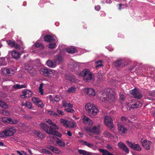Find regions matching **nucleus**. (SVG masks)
I'll use <instances>...</instances> for the list:
<instances>
[{
    "label": "nucleus",
    "instance_id": "f257e3e1",
    "mask_svg": "<svg viewBox=\"0 0 155 155\" xmlns=\"http://www.w3.org/2000/svg\"><path fill=\"white\" fill-rule=\"evenodd\" d=\"M107 92H103L100 96V99L102 101H108L111 104H113L117 98L116 93L112 90L108 89Z\"/></svg>",
    "mask_w": 155,
    "mask_h": 155
},
{
    "label": "nucleus",
    "instance_id": "f03ea898",
    "mask_svg": "<svg viewBox=\"0 0 155 155\" xmlns=\"http://www.w3.org/2000/svg\"><path fill=\"white\" fill-rule=\"evenodd\" d=\"M77 74L79 76L83 77L84 80L85 82H93L94 80V75L88 69H85L82 72L78 71Z\"/></svg>",
    "mask_w": 155,
    "mask_h": 155
},
{
    "label": "nucleus",
    "instance_id": "7ed1b4c3",
    "mask_svg": "<svg viewBox=\"0 0 155 155\" xmlns=\"http://www.w3.org/2000/svg\"><path fill=\"white\" fill-rule=\"evenodd\" d=\"M40 74L50 78L54 77L58 78L57 77L58 74V72L55 70L48 68L46 67H43L41 68L40 70Z\"/></svg>",
    "mask_w": 155,
    "mask_h": 155
},
{
    "label": "nucleus",
    "instance_id": "20e7f679",
    "mask_svg": "<svg viewBox=\"0 0 155 155\" xmlns=\"http://www.w3.org/2000/svg\"><path fill=\"white\" fill-rule=\"evenodd\" d=\"M88 115L91 117L95 116L98 112L97 108L94 105L90 103L87 104L85 106Z\"/></svg>",
    "mask_w": 155,
    "mask_h": 155
},
{
    "label": "nucleus",
    "instance_id": "39448f33",
    "mask_svg": "<svg viewBox=\"0 0 155 155\" xmlns=\"http://www.w3.org/2000/svg\"><path fill=\"white\" fill-rule=\"evenodd\" d=\"M33 50L32 52L39 53L44 48V46L41 43L36 41L35 43L32 46Z\"/></svg>",
    "mask_w": 155,
    "mask_h": 155
},
{
    "label": "nucleus",
    "instance_id": "423d86ee",
    "mask_svg": "<svg viewBox=\"0 0 155 155\" xmlns=\"http://www.w3.org/2000/svg\"><path fill=\"white\" fill-rule=\"evenodd\" d=\"M127 105L129 107L134 109L141 107L142 106V104L140 101L133 100H131Z\"/></svg>",
    "mask_w": 155,
    "mask_h": 155
},
{
    "label": "nucleus",
    "instance_id": "0eeeda50",
    "mask_svg": "<svg viewBox=\"0 0 155 155\" xmlns=\"http://www.w3.org/2000/svg\"><path fill=\"white\" fill-rule=\"evenodd\" d=\"M80 63H78L73 60H71L69 65V68L73 71H77L78 70Z\"/></svg>",
    "mask_w": 155,
    "mask_h": 155
},
{
    "label": "nucleus",
    "instance_id": "6e6552de",
    "mask_svg": "<svg viewBox=\"0 0 155 155\" xmlns=\"http://www.w3.org/2000/svg\"><path fill=\"white\" fill-rule=\"evenodd\" d=\"M126 143L128 146L132 149L137 151H140L141 150V148L139 144L132 142L127 141Z\"/></svg>",
    "mask_w": 155,
    "mask_h": 155
},
{
    "label": "nucleus",
    "instance_id": "1a4fd4ad",
    "mask_svg": "<svg viewBox=\"0 0 155 155\" xmlns=\"http://www.w3.org/2000/svg\"><path fill=\"white\" fill-rule=\"evenodd\" d=\"M45 132L48 134L57 136L59 137H61L62 136V134H61L58 133L51 127L48 126Z\"/></svg>",
    "mask_w": 155,
    "mask_h": 155
},
{
    "label": "nucleus",
    "instance_id": "9d476101",
    "mask_svg": "<svg viewBox=\"0 0 155 155\" xmlns=\"http://www.w3.org/2000/svg\"><path fill=\"white\" fill-rule=\"evenodd\" d=\"M8 45L11 47H14L17 49H20V47L13 39H8L6 41Z\"/></svg>",
    "mask_w": 155,
    "mask_h": 155
},
{
    "label": "nucleus",
    "instance_id": "9b49d317",
    "mask_svg": "<svg viewBox=\"0 0 155 155\" xmlns=\"http://www.w3.org/2000/svg\"><path fill=\"white\" fill-rule=\"evenodd\" d=\"M84 128L85 130L88 132L97 134H98L100 133L99 126H95L92 128L85 127Z\"/></svg>",
    "mask_w": 155,
    "mask_h": 155
},
{
    "label": "nucleus",
    "instance_id": "f8f14e48",
    "mask_svg": "<svg viewBox=\"0 0 155 155\" xmlns=\"http://www.w3.org/2000/svg\"><path fill=\"white\" fill-rule=\"evenodd\" d=\"M128 64V62L124 59L117 60L115 63V65L117 67H118L121 65V67L123 68Z\"/></svg>",
    "mask_w": 155,
    "mask_h": 155
},
{
    "label": "nucleus",
    "instance_id": "ddd939ff",
    "mask_svg": "<svg viewBox=\"0 0 155 155\" xmlns=\"http://www.w3.org/2000/svg\"><path fill=\"white\" fill-rule=\"evenodd\" d=\"M104 123L109 128H112L113 127L112 120L110 117L106 116L104 118Z\"/></svg>",
    "mask_w": 155,
    "mask_h": 155
},
{
    "label": "nucleus",
    "instance_id": "4468645a",
    "mask_svg": "<svg viewBox=\"0 0 155 155\" xmlns=\"http://www.w3.org/2000/svg\"><path fill=\"white\" fill-rule=\"evenodd\" d=\"M130 93L135 98L140 99L142 97V95L139 93L138 90L136 89L130 91Z\"/></svg>",
    "mask_w": 155,
    "mask_h": 155
},
{
    "label": "nucleus",
    "instance_id": "2eb2a0df",
    "mask_svg": "<svg viewBox=\"0 0 155 155\" xmlns=\"http://www.w3.org/2000/svg\"><path fill=\"white\" fill-rule=\"evenodd\" d=\"M82 121L83 123L86 126H92L93 122L89 117L86 116H84L82 118Z\"/></svg>",
    "mask_w": 155,
    "mask_h": 155
},
{
    "label": "nucleus",
    "instance_id": "dca6fc26",
    "mask_svg": "<svg viewBox=\"0 0 155 155\" xmlns=\"http://www.w3.org/2000/svg\"><path fill=\"white\" fill-rule=\"evenodd\" d=\"M23 94L21 95V97L25 98L31 96L32 92L29 90L25 89L22 91Z\"/></svg>",
    "mask_w": 155,
    "mask_h": 155
},
{
    "label": "nucleus",
    "instance_id": "f3484780",
    "mask_svg": "<svg viewBox=\"0 0 155 155\" xmlns=\"http://www.w3.org/2000/svg\"><path fill=\"white\" fill-rule=\"evenodd\" d=\"M25 69L28 71L31 75H35L36 73V70L35 69L29 66L28 64H25Z\"/></svg>",
    "mask_w": 155,
    "mask_h": 155
},
{
    "label": "nucleus",
    "instance_id": "a211bd4d",
    "mask_svg": "<svg viewBox=\"0 0 155 155\" xmlns=\"http://www.w3.org/2000/svg\"><path fill=\"white\" fill-rule=\"evenodd\" d=\"M141 142L142 146L146 149L149 150L150 149V145L151 142L149 140H147L144 139L142 138L141 140Z\"/></svg>",
    "mask_w": 155,
    "mask_h": 155
},
{
    "label": "nucleus",
    "instance_id": "6ab92c4d",
    "mask_svg": "<svg viewBox=\"0 0 155 155\" xmlns=\"http://www.w3.org/2000/svg\"><path fill=\"white\" fill-rule=\"evenodd\" d=\"M8 136H13L16 132L15 127H11L5 130Z\"/></svg>",
    "mask_w": 155,
    "mask_h": 155
},
{
    "label": "nucleus",
    "instance_id": "aec40b11",
    "mask_svg": "<svg viewBox=\"0 0 155 155\" xmlns=\"http://www.w3.org/2000/svg\"><path fill=\"white\" fill-rule=\"evenodd\" d=\"M118 145L120 148L123 150L126 153H128L129 152V149L124 143L120 142L118 143Z\"/></svg>",
    "mask_w": 155,
    "mask_h": 155
},
{
    "label": "nucleus",
    "instance_id": "412c9836",
    "mask_svg": "<svg viewBox=\"0 0 155 155\" xmlns=\"http://www.w3.org/2000/svg\"><path fill=\"white\" fill-rule=\"evenodd\" d=\"M85 92L89 95L94 96L95 95V92L94 90L92 88H87L85 89Z\"/></svg>",
    "mask_w": 155,
    "mask_h": 155
},
{
    "label": "nucleus",
    "instance_id": "4be33fe9",
    "mask_svg": "<svg viewBox=\"0 0 155 155\" xmlns=\"http://www.w3.org/2000/svg\"><path fill=\"white\" fill-rule=\"evenodd\" d=\"M118 129L120 133L125 134L127 131L126 128L120 124L118 125Z\"/></svg>",
    "mask_w": 155,
    "mask_h": 155
},
{
    "label": "nucleus",
    "instance_id": "5701e85b",
    "mask_svg": "<svg viewBox=\"0 0 155 155\" xmlns=\"http://www.w3.org/2000/svg\"><path fill=\"white\" fill-rule=\"evenodd\" d=\"M65 50L68 53L71 54H73L77 52V49L73 46H71L68 48H66Z\"/></svg>",
    "mask_w": 155,
    "mask_h": 155
},
{
    "label": "nucleus",
    "instance_id": "b1692460",
    "mask_svg": "<svg viewBox=\"0 0 155 155\" xmlns=\"http://www.w3.org/2000/svg\"><path fill=\"white\" fill-rule=\"evenodd\" d=\"M53 138L56 141V143L59 146L61 147H64L65 145V143L61 140H60L58 139L56 137L54 136H52Z\"/></svg>",
    "mask_w": 155,
    "mask_h": 155
},
{
    "label": "nucleus",
    "instance_id": "393cba45",
    "mask_svg": "<svg viewBox=\"0 0 155 155\" xmlns=\"http://www.w3.org/2000/svg\"><path fill=\"white\" fill-rule=\"evenodd\" d=\"M47 148L54 153H59L60 152V150L57 147L52 146L48 145L47 146Z\"/></svg>",
    "mask_w": 155,
    "mask_h": 155
},
{
    "label": "nucleus",
    "instance_id": "a878e982",
    "mask_svg": "<svg viewBox=\"0 0 155 155\" xmlns=\"http://www.w3.org/2000/svg\"><path fill=\"white\" fill-rule=\"evenodd\" d=\"M47 65L49 67L53 68L56 67V63L55 61H53L51 60H48L47 61Z\"/></svg>",
    "mask_w": 155,
    "mask_h": 155
},
{
    "label": "nucleus",
    "instance_id": "bb28decb",
    "mask_svg": "<svg viewBox=\"0 0 155 155\" xmlns=\"http://www.w3.org/2000/svg\"><path fill=\"white\" fill-rule=\"evenodd\" d=\"M78 152L80 154H82L83 155H93V153L91 152L87 151L84 150L78 149Z\"/></svg>",
    "mask_w": 155,
    "mask_h": 155
},
{
    "label": "nucleus",
    "instance_id": "cd10ccee",
    "mask_svg": "<svg viewBox=\"0 0 155 155\" xmlns=\"http://www.w3.org/2000/svg\"><path fill=\"white\" fill-rule=\"evenodd\" d=\"M12 55L13 58L17 59L20 58L21 54L18 51H14L12 52Z\"/></svg>",
    "mask_w": 155,
    "mask_h": 155
},
{
    "label": "nucleus",
    "instance_id": "c85d7f7f",
    "mask_svg": "<svg viewBox=\"0 0 155 155\" xmlns=\"http://www.w3.org/2000/svg\"><path fill=\"white\" fill-rule=\"evenodd\" d=\"M98 150L102 153V155H114L105 149H99Z\"/></svg>",
    "mask_w": 155,
    "mask_h": 155
},
{
    "label": "nucleus",
    "instance_id": "c756f323",
    "mask_svg": "<svg viewBox=\"0 0 155 155\" xmlns=\"http://www.w3.org/2000/svg\"><path fill=\"white\" fill-rule=\"evenodd\" d=\"M56 61L58 62V64L61 63L63 60V57L60 54H59L55 57Z\"/></svg>",
    "mask_w": 155,
    "mask_h": 155
},
{
    "label": "nucleus",
    "instance_id": "7c9ffc66",
    "mask_svg": "<svg viewBox=\"0 0 155 155\" xmlns=\"http://www.w3.org/2000/svg\"><path fill=\"white\" fill-rule=\"evenodd\" d=\"M69 120L65 118H61L60 119V122L62 125L66 127H68Z\"/></svg>",
    "mask_w": 155,
    "mask_h": 155
},
{
    "label": "nucleus",
    "instance_id": "2f4dec72",
    "mask_svg": "<svg viewBox=\"0 0 155 155\" xmlns=\"http://www.w3.org/2000/svg\"><path fill=\"white\" fill-rule=\"evenodd\" d=\"M27 87V85L25 84H22L20 85L18 84H16L14 85L12 87L15 89H19L23 88H25Z\"/></svg>",
    "mask_w": 155,
    "mask_h": 155
},
{
    "label": "nucleus",
    "instance_id": "473e14b6",
    "mask_svg": "<svg viewBox=\"0 0 155 155\" xmlns=\"http://www.w3.org/2000/svg\"><path fill=\"white\" fill-rule=\"evenodd\" d=\"M147 94L148 96L152 97V98H151V99H150V100H153V99H155V91H148Z\"/></svg>",
    "mask_w": 155,
    "mask_h": 155
},
{
    "label": "nucleus",
    "instance_id": "72a5a7b5",
    "mask_svg": "<svg viewBox=\"0 0 155 155\" xmlns=\"http://www.w3.org/2000/svg\"><path fill=\"white\" fill-rule=\"evenodd\" d=\"M67 80L72 82H74L76 80V78L74 76H71L70 75H68L66 78Z\"/></svg>",
    "mask_w": 155,
    "mask_h": 155
},
{
    "label": "nucleus",
    "instance_id": "f704fd0d",
    "mask_svg": "<svg viewBox=\"0 0 155 155\" xmlns=\"http://www.w3.org/2000/svg\"><path fill=\"white\" fill-rule=\"evenodd\" d=\"M2 72L6 71V73L8 74H13L14 73V71L11 68H4L2 71Z\"/></svg>",
    "mask_w": 155,
    "mask_h": 155
},
{
    "label": "nucleus",
    "instance_id": "c9c22d12",
    "mask_svg": "<svg viewBox=\"0 0 155 155\" xmlns=\"http://www.w3.org/2000/svg\"><path fill=\"white\" fill-rule=\"evenodd\" d=\"M39 126L45 131H46V130L47 129L49 126L47 124L45 123H41L40 124Z\"/></svg>",
    "mask_w": 155,
    "mask_h": 155
},
{
    "label": "nucleus",
    "instance_id": "e433bc0d",
    "mask_svg": "<svg viewBox=\"0 0 155 155\" xmlns=\"http://www.w3.org/2000/svg\"><path fill=\"white\" fill-rule=\"evenodd\" d=\"M34 133L35 134H36L38 137L41 139L44 138L45 137V135L41 134L40 132L34 130Z\"/></svg>",
    "mask_w": 155,
    "mask_h": 155
},
{
    "label": "nucleus",
    "instance_id": "4c0bfd02",
    "mask_svg": "<svg viewBox=\"0 0 155 155\" xmlns=\"http://www.w3.org/2000/svg\"><path fill=\"white\" fill-rule=\"evenodd\" d=\"M7 64V62L5 61V58H2L0 59V66H5Z\"/></svg>",
    "mask_w": 155,
    "mask_h": 155
},
{
    "label": "nucleus",
    "instance_id": "58836bf2",
    "mask_svg": "<svg viewBox=\"0 0 155 155\" xmlns=\"http://www.w3.org/2000/svg\"><path fill=\"white\" fill-rule=\"evenodd\" d=\"M68 127L74 128L77 126L76 123L74 121H69Z\"/></svg>",
    "mask_w": 155,
    "mask_h": 155
},
{
    "label": "nucleus",
    "instance_id": "ea45409f",
    "mask_svg": "<svg viewBox=\"0 0 155 155\" xmlns=\"http://www.w3.org/2000/svg\"><path fill=\"white\" fill-rule=\"evenodd\" d=\"M147 71L151 74H153L155 75V68L154 67L150 66L148 67Z\"/></svg>",
    "mask_w": 155,
    "mask_h": 155
},
{
    "label": "nucleus",
    "instance_id": "a19ab883",
    "mask_svg": "<svg viewBox=\"0 0 155 155\" xmlns=\"http://www.w3.org/2000/svg\"><path fill=\"white\" fill-rule=\"evenodd\" d=\"M56 36L53 34L48 35L44 36V39H54L56 38Z\"/></svg>",
    "mask_w": 155,
    "mask_h": 155
},
{
    "label": "nucleus",
    "instance_id": "79ce46f5",
    "mask_svg": "<svg viewBox=\"0 0 155 155\" xmlns=\"http://www.w3.org/2000/svg\"><path fill=\"white\" fill-rule=\"evenodd\" d=\"M83 143L90 148H93V147H94V145L93 144L89 143L85 141H83Z\"/></svg>",
    "mask_w": 155,
    "mask_h": 155
},
{
    "label": "nucleus",
    "instance_id": "37998d69",
    "mask_svg": "<svg viewBox=\"0 0 155 155\" xmlns=\"http://www.w3.org/2000/svg\"><path fill=\"white\" fill-rule=\"evenodd\" d=\"M0 106L4 108H7L8 105L5 102L2 101L0 100Z\"/></svg>",
    "mask_w": 155,
    "mask_h": 155
},
{
    "label": "nucleus",
    "instance_id": "c03bdc74",
    "mask_svg": "<svg viewBox=\"0 0 155 155\" xmlns=\"http://www.w3.org/2000/svg\"><path fill=\"white\" fill-rule=\"evenodd\" d=\"M7 136L5 130L4 131L0 132V137L2 138L6 137Z\"/></svg>",
    "mask_w": 155,
    "mask_h": 155
},
{
    "label": "nucleus",
    "instance_id": "a18cd8bd",
    "mask_svg": "<svg viewBox=\"0 0 155 155\" xmlns=\"http://www.w3.org/2000/svg\"><path fill=\"white\" fill-rule=\"evenodd\" d=\"M18 121L16 119H12L11 118H9V123L10 124H16L18 123Z\"/></svg>",
    "mask_w": 155,
    "mask_h": 155
},
{
    "label": "nucleus",
    "instance_id": "49530a36",
    "mask_svg": "<svg viewBox=\"0 0 155 155\" xmlns=\"http://www.w3.org/2000/svg\"><path fill=\"white\" fill-rule=\"evenodd\" d=\"M75 91L76 89L75 87H71L67 90V91L68 93H73L75 92Z\"/></svg>",
    "mask_w": 155,
    "mask_h": 155
},
{
    "label": "nucleus",
    "instance_id": "de8ad7c7",
    "mask_svg": "<svg viewBox=\"0 0 155 155\" xmlns=\"http://www.w3.org/2000/svg\"><path fill=\"white\" fill-rule=\"evenodd\" d=\"M95 63L97 64V65L96 66V68L103 66L102 61H95Z\"/></svg>",
    "mask_w": 155,
    "mask_h": 155
},
{
    "label": "nucleus",
    "instance_id": "09e8293b",
    "mask_svg": "<svg viewBox=\"0 0 155 155\" xmlns=\"http://www.w3.org/2000/svg\"><path fill=\"white\" fill-rule=\"evenodd\" d=\"M25 106L29 109H32V103L29 102H26L25 103Z\"/></svg>",
    "mask_w": 155,
    "mask_h": 155
},
{
    "label": "nucleus",
    "instance_id": "8fccbe9b",
    "mask_svg": "<svg viewBox=\"0 0 155 155\" xmlns=\"http://www.w3.org/2000/svg\"><path fill=\"white\" fill-rule=\"evenodd\" d=\"M43 83H42L41 84L39 87V92L42 95L43 94Z\"/></svg>",
    "mask_w": 155,
    "mask_h": 155
},
{
    "label": "nucleus",
    "instance_id": "3c124183",
    "mask_svg": "<svg viewBox=\"0 0 155 155\" xmlns=\"http://www.w3.org/2000/svg\"><path fill=\"white\" fill-rule=\"evenodd\" d=\"M57 46L55 43H50L48 44V47L51 49H53Z\"/></svg>",
    "mask_w": 155,
    "mask_h": 155
},
{
    "label": "nucleus",
    "instance_id": "603ef678",
    "mask_svg": "<svg viewBox=\"0 0 155 155\" xmlns=\"http://www.w3.org/2000/svg\"><path fill=\"white\" fill-rule=\"evenodd\" d=\"M40 100L39 99L35 97H33L32 98V101L35 104L38 103L39 101H40Z\"/></svg>",
    "mask_w": 155,
    "mask_h": 155
},
{
    "label": "nucleus",
    "instance_id": "864d4df0",
    "mask_svg": "<svg viewBox=\"0 0 155 155\" xmlns=\"http://www.w3.org/2000/svg\"><path fill=\"white\" fill-rule=\"evenodd\" d=\"M36 105L38 107L41 108L43 107L44 105L43 104L42 102L40 100V101H38V103L36 104Z\"/></svg>",
    "mask_w": 155,
    "mask_h": 155
},
{
    "label": "nucleus",
    "instance_id": "5fc2aeb1",
    "mask_svg": "<svg viewBox=\"0 0 155 155\" xmlns=\"http://www.w3.org/2000/svg\"><path fill=\"white\" fill-rule=\"evenodd\" d=\"M65 110L68 113H73L74 112V110L71 108H67L65 109Z\"/></svg>",
    "mask_w": 155,
    "mask_h": 155
},
{
    "label": "nucleus",
    "instance_id": "6e6d98bb",
    "mask_svg": "<svg viewBox=\"0 0 155 155\" xmlns=\"http://www.w3.org/2000/svg\"><path fill=\"white\" fill-rule=\"evenodd\" d=\"M2 113L5 116H8L10 114L9 112L8 111L5 110H2Z\"/></svg>",
    "mask_w": 155,
    "mask_h": 155
},
{
    "label": "nucleus",
    "instance_id": "4d7b16f0",
    "mask_svg": "<svg viewBox=\"0 0 155 155\" xmlns=\"http://www.w3.org/2000/svg\"><path fill=\"white\" fill-rule=\"evenodd\" d=\"M9 118L7 117H3L2 118V121L4 123H9Z\"/></svg>",
    "mask_w": 155,
    "mask_h": 155
},
{
    "label": "nucleus",
    "instance_id": "13d9d810",
    "mask_svg": "<svg viewBox=\"0 0 155 155\" xmlns=\"http://www.w3.org/2000/svg\"><path fill=\"white\" fill-rule=\"evenodd\" d=\"M42 152L43 153L46 154H50L51 153V152H50L48 150H46L45 149H43L42 150Z\"/></svg>",
    "mask_w": 155,
    "mask_h": 155
},
{
    "label": "nucleus",
    "instance_id": "bf43d9fd",
    "mask_svg": "<svg viewBox=\"0 0 155 155\" xmlns=\"http://www.w3.org/2000/svg\"><path fill=\"white\" fill-rule=\"evenodd\" d=\"M137 66V65L136 64L132 65L129 68V70L130 71L133 70L134 69V68L136 67Z\"/></svg>",
    "mask_w": 155,
    "mask_h": 155
},
{
    "label": "nucleus",
    "instance_id": "052dcab7",
    "mask_svg": "<svg viewBox=\"0 0 155 155\" xmlns=\"http://www.w3.org/2000/svg\"><path fill=\"white\" fill-rule=\"evenodd\" d=\"M121 120L122 121L124 122H125L127 121V117H125L124 116H122L121 118Z\"/></svg>",
    "mask_w": 155,
    "mask_h": 155
},
{
    "label": "nucleus",
    "instance_id": "680f3d73",
    "mask_svg": "<svg viewBox=\"0 0 155 155\" xmlns=\"http://www.w3.org/2000/svg\"><path fill=\"white\" fill-rule=\"evenodd\" d=\"M54 101L55 102H58L60 101V98L58 96H56L54 98Z\"/></svg>",
    "mask_w": 155,
    "mask_h": 155
},
{
    "label": "nucleus",
    "instance_id": "e2e57ef3",
    "mask_svg": "<svg viewBox=\"0 0 155 155\" xmlns=\"http://www.w3.org/2000/svg\"><path fill=\"white\" fill-rule=\"evenodd\" d=\"M108 50L110 51H112L114 50L113 48L111 45H109L108 46L106 47Z\"/></svg>",
    "mask_w": 155,
    "mask_h": 155
},
{
    "label": "nucleus",
    "instance_id": "0e129e2a",
    "mask_svg": "<svg viewBox=\"0 0 155 155\" xmlns=\"http://www.w3.org/2000/svg\"><path fill=\"white\" fill-rule=\"evenodd\" d=\"M68 103L65 101H62L63 106L64 107H67V104Z\"/></svg>",
    "mask_w": 155,
    "mask_h": 155
},
{
    "label": "nucleus",
    "instance_id": "69168bd1",
    "mask_svg": "<svg viewBox=\"0 0 155 155\" xmlns=\"http://www.w3.org/2000/svg\"><path fill=\"white\" fill-rule=\"evenodd\" d=\"M57 111L58 113L61 115H64V113L63 111L60 110L58 109H57Z\"/></svg>",
    "mask_w": 155,
    "mask_h": 155
},
{
    "label": "nucleus",
    "instance_id": "338daca9",
    "mask_svg": "<svg viewBox=\"0 0 155 155\" xmlns=\"http://www.w3.org/2000/svg\"><path fill=\"white\" fill-rule=\"evenodd\" d=\"M104 134L106 137L110 136V134L107 131L104 132Z\"/></svg>",
    "mask_w": 155,
    "mask_h": 155
},
{
    "label": "nucleus",
    "instance_id": "774afa93",
    "mask_svg": "<svg viewBox=\"0 0 155 155\" xmlns=\"http://www.w3.org/2000/svg\"><path fill=\"white\" fill-rule=\"evenodd\" d=\"M46 122L48 123L49 125H51L53 123L52 121L50 119H48L46 120Z\"/></svg>",
    "mask_w": 155,
    "mask_h": 155
}]
</instances>
